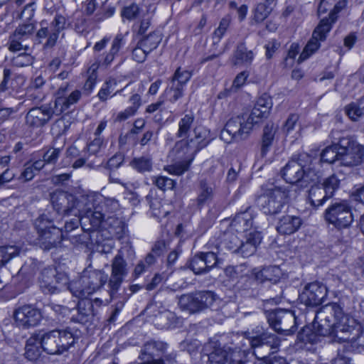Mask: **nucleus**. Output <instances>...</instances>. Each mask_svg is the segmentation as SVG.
Segmentation results:
<instances>
[{
	"instance_id": "obj_1",
	"label": "nucleus",
	"mask_w": 364,
	"mask_h": 364,
	"mask_svg": "<svg viewBox=\"0 0 364 364\" xmlns=\"http://www.w3.org/2000/svg\"><path fill=\"white\" fill-rule=\"evenodd\" d=\"M354 318L343 314L336 303L323 306L316 314L313 331L318 336H330L338 342L355 341L358 329Z\"/></svg>"
},
{
	"instance_id": "obj_2",
	"label": "nucleus",
	"mask_w": 364,
	"mask_h": 364,
	"mask_svg": "<svg viewBox=\"0 0 364 364\" xmlns=\"http://www.w3.org/2000/svg\"><path fill=\"white\" fill-rule=\"evenodd\" d=\"M272 107L271 98L267 95L261 96L250 114L232 117L221 131L220 139L226 143L247 139L254 125L268 117Z\"/></svg>"
},
{
	"instance_id": "obj_3",
	"label": "nucleus",
	"mask_w": 364,
	"mask_h": 364,
	"mask_svg": "<svg viewBox=\"0 0 364 364\" xmlns=\"http://www.w3.org/2000/svg\"><path fill=\"white\" fill-rule=\"evenodd\" d=\"M85 221H89L94 228L114 227L119 223L114 213L119 209L118 200L112 198H103L102 196L90 194L82 196Z\"/></svg>"
},
{
	"instance_id": "obj_4",
	"label": "nucleus",
	"mask_w": 364,
	"mask_h": 364,
	"mask_svg": "<svg viewBox=\"0 0 364 364\" xmlns=\"http://www.w3.org/2000/svg\"><path fill=\"white\" fill-rule=\"evenodd\" d=\"M68 83L58 88L53 109L47 105L31 108L25 117L26 125L32 128L43 127L51 119L53 114L60 115L71 105L77 103L81 98V91L75 90L68 94Z\"/></svg>"
},
{
	"instance_id": "obj_5",
	"label": "nucleus",
	"mask_w": 364,
	"mask_h": 364,
	"mask_svg": "<svg viewBox=\"0 0 364 364\" xmlns=\"http://www.w3.org/2000/svg\"><path fill=\"white\" fill-rule=\"evenodd\" d=\"M282 177L289 183L318 182L321 177L320 164L316 158L303 153L294 156L282 171Z\"/></svg>"
},
{
	"instance_id": "obj_6",
	"label": "nucleus",
	"mask_w": 364,
	"mask_h": 364,
	"mask_svg": "<svg viewBox=\"0 0 364 364\" xmlns=\"http://www.w3.org/2000/svg\"><path fill=\"white\" fill-rule=\"evenodd\" d=\"M289 197V186L279 182H267L262 186V193L257 198V203L266 215L280 213Z\"/></svg>"
},
{
	"instance_id": "obj_7",
	"label": "nucleus",
	"mask_w": 364,
	"mask_h": 364,
	"mask_svg": "<svg viewBox=\"0 0 364 364\" xmlns=\"http://www.w3.org/2000/svg\"><path fill=\"white\" fill-rule=\"evenodd\" d=\"M107 278L104 271L87 267L78 279L70 282L68 289L73 296L85 299L103 287Z\"/></svg>"
},
{
	"instance_id": "obj_8",
	"label": "nucleus",
	"mask_w": 364,
	"mask_h": 364,
	"mask_svg": "<svg viewBox=\"0 0 364 364\" xmlns=\"http://www.w3.org/2000/svg\"><path fill=\"white\" fill-rule=\"evenodd\" d=\"M43 350L50 355H61L68 351L75 343V337L70 329L38 331Z\"/></svg>"
},
{
	"instance_id": "obj_9",
	"label": "nucleus",
	"mask_w": 364,
	"mask_h": 364,
	"mask_svg": "<svg viewBox=\"0 0 364 364\" xmlns=\"http://www.w3.org/2000/svg\"><path fill=\"white\" fill-rule=\"evenodd\" d=\"M248 342L254 349L253 354L260 360L257 364H289L282 357H274L269 360H263L270 353L271 350L278 348L280 345L279 340L274 334L265 333L252 338Z\"/></svg>"
},
{
	"instance_id": "obj_10",
	"label": "nucleus",
	"mask_w": 364,
	"mask_h": 364,
	"mask_svg": "<svg viewBox=\"0 0 364 364\" xmlns=\"http://www.w3.org/2000/svg\"><path fill=\"white\" fill-rule=\"evenodd\" d=\"M193 132V138L183 139L176 143L173 152L178 154L179 157L193 155L208 146L215 138L210 131L205 127H196Z\"/></svg>"
},
{
	"instance_id": "obj_11",
	"label": "nucleus",
	"mask_w": 364,
	"mask_h": 364,
	"mask_svg": "<svg viewBox=\"0 0 364 364\" xmlns=\"http://www.w3.org/2000/svg\"><path fill=\"white\" fill-rule=\"evenodd\" d=\"M50 200L53 208L60 215H75L80 218L82 223L85 221V215L81 211L84 209L82 196L77 201L75 196L67 192L57 190L50 196Z\"/></svg>"
},
{
	"instance_id": "obj_12",
	"label": "nucleus",
	"mask_w": 364,
	"mask_h": 364,
	"mask_svg": "<svg viewBox=\"0 0 364 364\" xmlns=\"http://www.w3.org/2000/svg\"><path fill=\"white\" fill-rule=\"evenodd\" d=\"M35 226L38 233V243L41 248L48 250L60 244L63 240L62 230L53 225L47 215L43 214L38 217L35 221Z\"/></svg>"
},
{
	"instance_id": "obj_13",
	"label": "nucleus",
	"mask_w": 364,
	"mask_h": 364,
	"mask_svg": "<svg viewBox=\"0 0 364 364\" xmlns=\"http://www.w3.org/2000/svg\"><path fill=\"white\" fill-rule=\"evenodd\" d=\"M39 285L46 294L59 293L69 290V277L65 272H58L55 267H48L43 269L39 277Z\"/></svg>"
},
{
	"instance_id": "obj_14",
	"label": "nucleus",
	"mask_w": 364,
	"mask_h": 364,
	"mask_svg": "<svg viewBox=\"0 0 364 364\" xmlns=\"http://www.w3.org/2000/svg\"><path fill=\"white\" fill-rule=\"evenodd\" d=\"M324 218L338 229L349 228L354 220L351 207L346 200L330 205L324 212Z\"/></svg>"
},
{
	"instance_id": "obj_15",
	"label": "nucleus",
	"mask_w": 364,
	"mask_h": 364,
	"mask_svg": "<svg viewBox=\"0 0 364 364\" xmlns=\"http://www.w3.org/2000/svg\"><path fill=\"white\" fill-rule=\"evenodd\" d=\"M215 299V295L212 291H199L182 295L178 304L182 309L193 314L211 307Z\"/></svg>"
},
{
	"instance_id": "obj_16",
	"label": "nucleus",
	"mask_w": 364,
	"mask_h": 364,
	"mask_svg": "<svg viewBox=\"0 0 364 364\" xmlns=\"http://www.w3.org/2000/svg\"><path fill=\"white\" fill-rule=\"evenodd\" d=\"M338 160L343 166L359 164L364 155V147L349 137L339 139Z\"/></svg>"
},
{
	"instance_id": "obj_17",
	"label": "nucleus",
	"mask_w": 364,
	"mask_h": 364,
	"mask_svg": "<svg viewBox=\"0 0 364 364\" xmlns=\"http://www.w3.org/2000/svg\"><path fill=\"white\" fill-rule=\"evenodd\" d=\"M65 22V17L61 15H56L49 26H44L46 23L41 22V28L36 33L38 42L41 43V40L46 38L43 47L45 48L53 47L58 39L60 32L64 28Z\"/></svg>"
},
{
	"instance_id": "obj_18",
	"label": "nucleus",
	"mask_w": 364,
	"mask_h": 364,
	"mask_svg": "<svg viewBox=\"0 0 364 364\" xmlns=\"http://www.w3.org/2000/svg\"><path fill=\"white\" fill-rule=\"evenodd\" d=\"M268 322L277 332L291 334L296 330V317L291 311L279 309L270 313L268 316Z\"/></svg>"
},
{
	"instance_id": "obj_19",
	"label": "nucleus",
	"mask_w": 364,
	"mask_h": 364,
	"mask_svg": "<svg viewBox=\"0 0 364 364\" xmlns=\"http://www.w3.org/2000/svg\"><path fill=\"white\" fill-rule=\"evenodd\" d=\"M13 318L17 326L28 329L40 323L42 314L37 308L31 305H23L15 309Z\"/></svg>"
},
{
	"instance_id": "obj_20",
	"label": "nucleus",
	"mask_w": 364,
	"mask_h": 364,
	"mask_svg": "<svg viewBox=\"0 0 364 364\" xmlns=\"http://www.w3.org/2000/svg\"><path fill=\"white\" fill-rule=\"evenodd\" d=\"M330 30L331 25L328 21L326 19H322L319 25L315 28L312 38L308 42L299 55L298 60L299 63L306 60L319 48V41H322L326 39V34L330 31Z\"/></svg>"
},
{
	"instance_id": "obj_21",
	"label": "nucleus",
	"mask_w": 364,
	"mask_h": 364,
	"mask_svg": "<svg viewBox=\"0 0 364 364\" xmlns=\"http://www.w3.org/2000/svg\"><path fill=\"white\" fill-rule=\"evenodd\" d=\"M327 291V288L323 284L314 282L305 286L300 294V299L306 306H317L324 301Z\"/></svg>"
},
{
	"instance_id": "obj_22",
	"label": "nucleus",
	"mask_w": 364,
	"mask_h": 364,
	"mask_svg": "<svg viewBox=\"0 0 364 364\" xmlns=\"http://www.w3.org/2000/svg\"><path fill=\"white\" fill-rule=\"evenodd\" d=\"M127 262L120 252L114 257L112 263V272L109 280L111 296L118 291L124 277L127 275Z\"/></svg>"
},
{
	"instance_id": "obj_23",
	"label": "nucleus",
	"mask_w": 364,
	"mask_h": 364,
	"mask_svg": "<svg viewBox=\"0 0 364 364\" xmlns=\"http://www.w3.org/2000/svg\"><path fill=\"white\" fill-rule=\"evenodd\" d=\"M213 348V350L208 355V360L211 364H245V362L239 358V351L231 350L230 348H225L208 344L205 348Z\"/></svg>"
},
{
	"instance_id": "obj_24",
	"label": "nucleus",
	"mask_w": 364,
	"mask_h": 364,
	"mask_svg": "<svg viewBox=\"0 0 364 364\" xmlns=\"http://www.w3.org/2000/svg\"><path fill=\"white\" fill-rule=\"evenodd\" d=\"M217 261V255L214 252H200L191 259L189 267L196 274H203L215 267Z\"/></svg>"
},
{
	"instance_id": "obj_25",
	"label": "nucleus",
	"mask_w": 364,
	"mask_h": 364,
	"mask_svg": "<svg viewBox=\"0 0 364 364\" xmlns=\"http://www.w3.org/2000/svg\"><path fill=\"white\" fill-rule=\"evenodd\" d=\"M254 210L251 207H247L244 211L237 213L231 223L232 230L238 232L240 236H244L253 225L255 218Z\"/></svg>"
},
{
	"instance_id": "obj_26",
	"label": "nucleus",
	"mask_w": 364,
	"mask_h": 364,
	"mask_svg": "<svg viewBox=\"0 0 364 364\" xmlns=\"http://www.w3.org/2000/svg\"><path fill=\"white\" fill-rule=\"evenodd\" d=\"M262 241V235L259 232L251 231L247 232L242 237L240 250L237 253L240 254L244 257H247L252 255L257 250V246Z\"/></svg>"
},
{
	"instance_id": "obj_27",
	"label": "nucleus",
	"mask_w": 364,
	"mask_h": 364,
	"mask_svg": "<svg viewBox=\"0 0 364 364\" xmlns=\"http://www.w3.org/2000/svg\"><path fill=\"white\" fill-rule=\"evenodd\" d=\"M216 183L212 178L201 179L198 183L196 202L199 206H203L211 202L215 196Z\"/></svg>"
},
{
	"instance_id": "obj_28",
	"label": "nucleus",
	"mask_w": 364,
	"mask_h": 364,
	"mask_svg": "<svg viewBox=\"0 0 364 364\" xmlns=\"http://www.w3.org/2000/svg\"><path fill=\"white\" fill-rule=\"evenodd\" d=\"M302 225V220L296 215H286L279 219L277 230L281 235H291L299 230Z\"/></svg>"
},
{
	"instance_id": "obj_29",
	"label": "nucleus",
	"mask_w": 364,
	"mask_h": 364,
	"mask_svg": "<svg viewBox=\"0 0 364 364\" xmlns=\"http://www.w3.org/2000/svg\"><path fill=\"white\" fill-rule=\"evenodd\" d=\"M42 350L38 332L33 333L26 341L25 356L29 360H36L41 355Z\"/></svg>"
},
{
	"instance_id": "obj_30",
	"label": "nucleus",
	"mask_w": 364,
	"mask_h": 364,
	"mask_svg": "<svg viewBox=\"0 0 364 364\" xmlns=\"http://www.w3.org/2000/svg\"><path fill=\"white\" fill-rule=\"evenodd\" d=\"M240 235L232 232V230L225 232L221 237L220 246L232 252L237 253L242 237Z\"/></svg>"
},
{
	"instance_id": "obj_31",
	"label": "nucleus",
	"mask_w": 364,
	"mask_h": 364,
	"mask_svg": "<svg viewBox=\"0 0 364 364\" xmlns=\"http://www.w3.org/2000/svg\"><path fill=\"white\" fill-rule=\"evenodd\" d=\"M328 198L329 197L321 187L313 186L308 192L307 202L312 208H317L321 206Z\"/></svg>"
},
{
	"instance_id": "obj_32",
	"label": "nucleus",
	"mask_w": 364,
	"mask_h": 364,
	"mask_svg": "<svg viewBox=\"0 0 364 364\" xmlns=\"http://www.w3.org/2000/svg\"><path fill=\"white\" fill-rule=\"evenodd\" d=\"M254 53L249 50L246 46L241 43L237 46L233 55V63L235 65H247L250 64L254 59Z\"/></svg>"
},
{
	"instance_id": "obj_33",
	"label": "nucleus",
	"mask_w": 364,
	"mask_h": 364,
	"mask_svg": "<svg viewBox=\"0 0 364 364\" xmlns=\"http://www.w3.org/2000/svg\"><path fill=\"white\" fill-rule=\"evenodd\" d=\"M299 119V117L296 114L289 115L282 128L283 132L287 136H291L294 139H298L301 136V127L298 124Z\"/></svg>"
},
{
	"instance_id": "obj_34",
	"label": "nucleus",
	"mask_w": 364,
	"mask_h": 364,
	"mask_svg": "<svg viewBox=\"0 0 364 364\" xmlns=\"http://www.w3.org/2000/svg\"><path fill=\"white\" fill-rule=\"evenodd\" d=\"M276 132L277 127H275L273 123H268L264 127L261 149L262 156H265L269 151L273 143Z\"/></svg>"
},
{
	"instance_id": "obj_35",
	"label": "nucleus",
	"mask_w": 364,
	"mask_h": 364,
	"mask_svg": "<svg viewBox=\"0 0 364 364\" xmlns=\"http://www.w3.org/2000/svg\"><path fill=\"white\" fill-rule=\"evenodd\" d=\"M171 153L176 156H178L179 158V156L176 154V153H173V150L171 151ZM180 159H181V157H180ZM182 159H186V160L173 165L168 166L165 168V170L169 173L176 176L183 174L188 169L190 164L193 160V157L192 155H186V156L182 157Z\"/></svg>"
},
{
	"instance_id": "obj_36",
	"label": "nucleus",
	"mask_w": 364,
	"mask_h": 364,
	"mask_svg": "<svg viewBox=\"0 0 364 364\" xmlns=\"http://www.w3.org/2000/svg\"><path fill=\"white\" fill-rule=\"evenodd\" d=\"M161 39L162 38L159 33L151 32L148 36H144L139 43L140 46H142L149 53L158 47Z\"/></svg>"
},
{
	"instance_id": "obj_37",
	"label": "nucleus",
	"mask_w": 364,
	"mask_h": 364,
	"mask_svg": "<svg viewBox=\"0 0 364 364\" xmlns=\"http://www.w3.org/2000/svg\"><path fill=\"white\" fill-rule=\"evenodd\" d=\"M194 122V116L192 114H185L178 122V129L176 135L178 138L187 137L193 123Z\"/></svg>"
},
{
	"instance_id": "obj_38",
	"label": "nucleus",
	"mask_w": 364,
	"mask_h": 364,
	"mask_svg": "<svg viewBox=\"0 0 364 364\" xmlns=\"http://www.w3.org/2000/svg\"><path fill=\"white\" fill-rule=\"evenodd\" d=\"M19 254V250L16 246H0V267L4 266L12 258Z\"/></svg>"
},
{
	"instance_id": "obj_39",
	"label": "nucleus",
	"mask_w": 364,
	"mask_h": 364,
	"mask_svg": "<svg viewBox=\"0 0 364 364\" xmlns=\"http://www.w3.org/2000/svg\"><path fill=\"white\" fill-rule=\"evenodd\" d=\"M226 277L230 279L235 280L247 275V267L245 264L237 266H228L224 270Z\"/></svg>"
},
{
	"instance_id": "obj_40",
	"label": "nucleus",
	"mask_w": 364,
	"mask_h": 364,
	"mask_svg": "<svg viewBox=\"0 0 364 364\" xmlns=\"http://www.w3.org/2000/svg\"><path fill=\"white\" fill-rule=\"evenodd\" d=\"M319 164L321 162L332 164L338 160V148L336 144L327 146L321 154L320 159H318Z\"/></svg>"
},
{
	"instance_id": "obj_41",
	"label": "nucleus",
	"mask_w": 364,
	"mask_h": 364,
	"mask_svg": "<svg viewBox=\"0 0 364 364\" xmlns=\"http://www.w3.org/2000/svg\"><path fill=\"white\" fill-rule=\"evenodd\" d=\"M34 26L33 23H26L18 26L13 33L14 38H18L23 43L33 33Z\"/></svg>"
},
{
	"instance_id": "obj_42",
	"label": "nucleus",
	"mask_w": 364,
	"mask_h": 364,
	"mask_svg": "<svg viewBox=\"0 0 364 364\" xmlns=\"http://www.w3.org/2000/svg\"><path fill=\"white\" fill-rule=\"evenodd\" d=\"M154 319L153 322L155 326L159 328H168L170 326V320L173 319L174 314L168 310L160 311L158 314H154Z\"/></svg>"
},
{
	"instance_id": "obj_43",
	"label": "nucleus",
	"mask_w": 364,
	"mask_h": 364,
	"mask_svg": "<svg viewBox=\"0 0 364 364\" xmlns=\"http://www.w3.org/2000/svg\"><path fill=\"white\" fill-rule=\"evenodd\" d=\"M272 11L271 4H259L254 10L253 20L256 23H261L267 18Z\"/></svg>"
},
{
	"instance_id": "obj_44",
	"label": "nucleus",
	"mask_w": 364,
	"mask_h": 364,
	"mask_svg": "<svg viewBox=\"0 0 364 364\" xmlns=\"http://www.w3.org/2000/svg\"><path fill=\"white\" fill-rule=\"evenodd\" d=\"M191 73L186 70H181L178 68L171 78V84H174L183 88L191 77Z\"/></svg>"
},
{
	"instance_id": "obj_45",
	"label": "nucleus",
	"mask_w": 364,
	"mask_h": 364,
	"mask_svg": "<svg viewBox=\"0 0 364 364\" xmlns=\"http://www.w3.org/2000/svg\"><path fill=\"white\" fill-rule=\"evenodd\" d=\"M132 166L134 169L141 173L151 171L152 168V160L148 156L135 158L132 161Z\"/></svg>"
},
{
	"instance_id": "obj_46",
	"label": "nucleus",
	"mask_w": 364,
	"mask_h": 364,
	"mask_svg": "<svg viewBox=\"0 0 364 364\" xmlns=\"http://www.w3.org/2000/svg\"><path fill=\"white\" fill-rule=\"evenodd\" d=\"M155 260L156 259L153 254H148L144 260H140L136 265L133 272L134 277H139L141 276L155 262Z\"/></svg>"
},
{
	"instance_id": "obj_47",
	"label": "nucleus",
	"mask_w": 364,
	"mask_h": 364,
	"mask_svg": "<svg viewBox=\"0 0 364 364\" xmlns=\"http://www.w3.org/2000/svg\"><path fill=\"white\" fill-rule=\"evenodd\" d=\"M117 84V80L114 79H109L106 81L97 94L99 99L102 102L106 101L109 95L114 92Z\"/></svg>"
},
{
	"instance_id": "obj_48",
	"label": "nucleus",
	"mask_w": 364,
	"mask_h": 364,
	"mask_svg": "<svg viewBox=\"0 0 364 364\" xmlns=\"http://www.w3.org/2000/svg\"><path fill=\"white\" fill-rule=\"evenodd\" d=\"M183 92V89L182 87L171 83V85L165 90L164 95L171 103H175L178 99L182 97Z\"/></svg>"
},
{
	"instance_id": "obj_49",
	"label": "nucleus",
	"mask_w": 364,
	"mask_h": 364,
	"mask_svg": "<svg viewBox=\"0 0 364 364\" xmlns=\"http://www.w3.org/2000/svg\"><path fill=\"white\" fill-rule=\"evenodd\" d=\"M363 104V102L360 101L358 104L352 103L346 107V112L349 118L353 121H356L364 114V107H361Z\"/></svg>"
},
{
	"instance_id": "obj_50",
	"label": "nucleus",
	"mask_w": 364,
	"mask_h": 364,
	"mask_svg": "<svg viewBox=\"0 0 364 364\" xmlns=\"http://www.w3.org/2000/svg\"><path fill=\"white\" fill-rule=\"evenodd\" d=\"M322 186L323 190L330 198L332 197L334 191L338 188L339 180L336 176L332 175L323 181Z\"/></svg>"
},
{
	"instance_id": "obj_51",
	"label": "nucleus",
	"mask_w": 364,
	"mask_h": 364,
	"mask_svg": "<svg viewBox=\"0 0 364 364\" xmlns=\"http://www.w3.org/2000/svg\"><path fill=\"white\" fill-rule=\"evenodd\" d=\"M144 85L139 83L138 85V88L136 92H134L135 90L133 89L131 91L132 95L129 97V101L132 104V105L129 106V107L133 109L136 112L141 105V94L144 92Z\"/></svg>"
},
{
	"instance_id": "obj_52",
	"label": "nucleus",
	"mask_w": 364,
	"mask_h": 364,
	"mask_svg": "<svg viewBox=\"0 0 364 364\" xmlns=\"http://www.w3.org/2000/svg\"><path fill=\"white\" fill-rule=\"evenodd\" d=\"M116 55L117 54L115 53H112V51L109 50V53L106 54L102 60H97L95 63L92 64L89 68V70H92L93 73H95L99 67L107 68L114 60Z\"/></svg>"
},
{
	"instance_id": "obj_53",
	"label": "nucleus",
	"mask_w": 364,
	"mask_h": 364,
	"mask_svg": "<svg viewBox=\"0 0 364 364\" xmlns=\"http://www.w3.org/2000/svg\"><path fill=\"white\" fill-rule=\"evenodd\" d=\"M139 12V6L136 4L132 3L123 8L121 11V15L123 18H126L128 21H132L138 17Z\"/></svg>"
},
{
	"instance_id": "obj_54",
	"label": "nucleus",
	"mask_w": 364,
	"mask_h": 364,
	"mask_svg": "<svg viewBox=\"0 0 364 364\" xmlns=\"http://www.w3.org/2000/svg\"><path fill=\"white\" fill-rule=\"evenodd\" d=\"M82 300L78 302L77 310L81 316L80 320L83 321L85 317L93 315V306L92 301L89 300Z\"/></svg>"
},
{
	"instance_id": "obj_55",
	"label": "nucleus",
	"mask_w": 364,
	"mask_h": 364,
	"mask_svg": "<svg viewBox=\"0 0 364 364\" xmlns=\"http://www.w3.org/2000/svg\"><path fill=\"white\" fill-rule=\"evenodd\" d=\"M264 276H266V279L273 283L277 282L282 276V270L277 266L264 267Z\"/></svg>"
},
{
	"instance_id": "obj_56",
	"label": "nucleus",
	"mask_w": 364,
	"mask_h": 364,
	"mask_svg": "<svg viewBox=\"0 0 364 364\" xmlns=\"http://www.w3.org/2000/svg\"><path fill=\"white\" fill-rule=\"evenodd\" d=\"M166 344L161 341H151L146 343L141 350L143 354L152 355L154 350L164 352L166 348Z\"/></svg>"
},
{
	"instance_id": "obj_57",
	"label": "nucleus",
	"mask_w": 364,
	"mask_h": 364,
	"mask_svg": "<svg viewBox=\"0 0 364 364\" xmlns=\"http://www.w3.org/2000/svg\"><path fill=\"white\" fill-rule=\"evenodd\" d=\"M230 17L229 16H226L220 21L218 27L215 29L213 33V39L217 40V42H219L225 33L230 26Z\"/></svg>"
},
{
	"instance_id": "obj_58",
	"label": "nucleus",
	"mask_w": 364,
	"mask_h": 364,
	"mask_svg": "<svg viewBox=\"0 0 364 364\" xmlns=\"http://www.w3.org/2000/svg\"><path fill=\"white\" fill-rule=\"evenodd\" d=\"M155 185L163 191L172 190L175 186L173 180L166 176H158L154 181Z\"/></svg>"
},
{
	"instance_id": "obj_59",
	"label": "nucleus",
	"mask_w": 364,
	"mask_h": 364,
	"mask_svg": "<svg viewBox=\"0 0 364 364\" xmlns=\"http://www.w3.org/2000/svg\"><path fill=\"white\" fill-rule=\"evenodd\" d=\"M36 172L31 165V161L26 162L23 166V169L18 176V179L23 182H28L32 180L36 176Z\"/></svg>"
},
{
	"instance_id": "obj_60",
	"label": "nucleus",
	"mask_w": 364,
	"mask_h": 364,
	"mask_svg": "<svg viewBox=\"0 0 364 364\" xmlns=\"http://www.w3.org/2000/svg\"><path fill=\"white\" fill-rule=\"evenodd\" d=\"M150 208L151 209V214L157 219L165 218L168 214V210H164L158 200L150 202Z\"/></svg>"
},
{
	"instance_id": "obj_61",
	"label": "nucleus",
	"mask_w": 364,
	"mask_h": 364,
	"mask_svg": "<svg viewBox=\"0 0 364 364\" xmlns=\"http://www.w3.org/2000/svg\"><path fill=\"white\" fill-rule=\"evenodd\" d=\"M61 149L59 148H51L48 149L43 155V159L46 164H54L58 161Z\"/></svg>"
},
{
	"instance_id": "obj_62",
	"label": "nucleus",
	"mask_w": 364,
	"mask_h": 364,
	"mask_svg": "<svg viewBox=\"0 0 364 364\" xmlns=\"http://www.w3.org/2000/svg\"><path fill=\"white\" fill-rule=\"evenodd\" d=\"M12 63L17 67L28 66L33 63V58L27 53L18 54L12 59Z\"/></svg>"
},
{
	"instance_id": "obj_63",
	"label": "nucleus",
	"mask_w": 364,
	"mask_h": 364,
	"mask_svg": "<svg viewBox=\"0 0 364 364\" xmlns=\"http://www.w3.org/2000/svg\"><path fill=\"white\" fill-rule=\"evenodd\" d=\"M29 46L18 38H14V35H11L9 40V50L12 52L19 51L21 50H28Z\"/></svg>"
},
{
	"instance_id": "obj_64",
	"label": "nucleus",
	"mask_w": 364,
	"mask_h": 364,
	"mask_svg": "<svg viewBox=\"0 0 364 364\" xmlns=\"http://www.w3.org/2000/svg\"><path fill=\"white\" fill-rule=\"evenodd\" d=\"M102 138L95 136L94 139L87 144V151L90 153V154H97L102 148Z\"/></svg>"
}]
</instances>
